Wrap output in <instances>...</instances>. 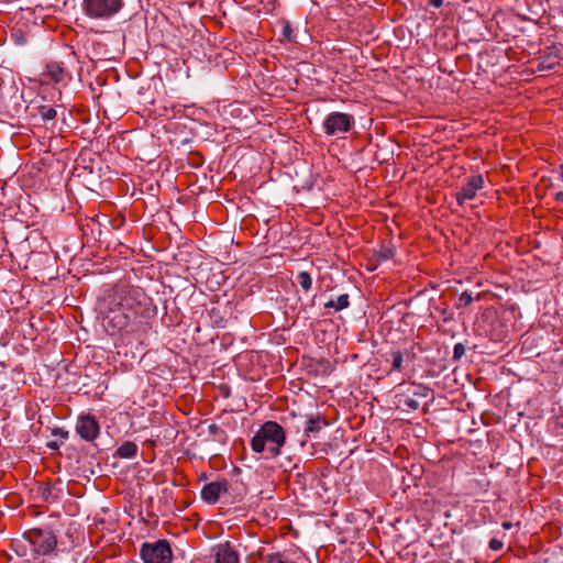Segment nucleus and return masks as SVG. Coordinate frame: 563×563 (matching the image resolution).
Here are the masks:
<instances>
[{
    "instance_id": "f257e3e1",
    "label": "nucleus",
    "mask_w": 563,
    "mask_h": 563,
    "mask_svg": "<svg viewBox=\"0 0 563 563\" xmlns=\"http://www.w3.org/2000/svg\"><path fill=\"white\" fill-rule=\"evenodd\" d=\"M285 440L283 427L275 421H266L252 438L251 446L256 453L263 452L266 448L272 456H277Z\"/></svg>"
},
{
    "instance_id": "f03ea898",
    "label": "nucleus",
    "mask_w": 563,
    "mask_h": 563,
    "mask_svg": "<svg viewBox=\"0 0 563 563\" xmlns=\"http://www.w3.org/2000/svg\"><path fill=\"white\" fill-rule=\"evenodd\" d=\"M151 303L150 297L139 287H132L122 292L119 306L124 318H136L143 316Z\"/></svg>"
},
{
    "instance_id": "7ed1b4c3",
    "label": "nucleus",
    "mask_w": 563,
    "mask_h": 563,
    "mask_svg": "<svg viewBox=\"0 0 563 563\" xmlns=\"http://www.w3.org/2000/svg\"><path fill=\"white\" fill-rule=\"evenodd\" d=\"M123 7L122 0H84L87 15L95 19H109Z\"/></svg>"
},
{
    "instance_id": "20e7f679",
    "label": "nucleus",
    "mask_w": 563,
    "mask_h": 563,
    "mask_svg": "<svg viewBox=\"0 0 563 563\" xmlns=\"http://www.w3.org/2000/svg\"><path fill=\"white\" fill-rule=\"evenodd\" d=\"M144 563H169L172 550L167 541L158 540L154 543H144L141 548Z\"/></svg>"
},
{
    "instance_id": "39448f33",
    "label": "nucleus",
    "mask_w": 563,
    "mask_h": 563,
    "mask_svg": "<svg viewBox=\"0 0 563 563\" xmlns=\"http://www.w3.org/2000/svg\"><path fill=\"white\" fill-rule=\"evenodd\" d=\"M354 123L352 115L343 112L330 113L322 123L324 133L330 136L347 132Z\"/></svg>"
},
{
    "instance_id": "423d86ee",
    "label": "nucleus",
    "mask_w": 563,
    "mask_h": 563,
    "mask_svg": "<svg viewBox=\"0 0 563 563\" xmlns=\"http://www.w3.org/2000/svg\"><path fill=\"white\" fill-rule=\"evenodd\" d=\"M484 179L482 175L472 176L467 183L456 192L459 205H464L466 200H472L476 196V191L482 189Z\"/></svg>"
},
{
    "instance_id": "0eeeda50",
    "label": "nucleus",
    "mask_w": 563,
    "mask_h": 563,
    "mask_svg": "<svg viewBox=\"0 0 563 563\" xmlns=\"http://www.w3.org/2000/svg\"><path fill=\"white\" fill-rule=\"evenodd\" d=\"M76 430L86 441H92L99 434V426L97 421L90 416L79 417L76 424Z\"/></svg>"
},
{
    "instance_id": "6e6552de",
    "label": "nucleus",
    "mask_w": 563,
    "mask_h": 563,
    "mask_svg": "<svg viewBox=\"0 0 563 563\" xmlns=\"http://www.w3.org/2000/svg\"><path fill=\"white\" fill-rule=\"evenodd\" d=\"M228 492V482H211L205 485L201 489V498L208 504H214L221 494Z\"/></svg>"
},
{
    "instance_id": "1a4fd4ad",
    "label": "nucleus",
    "mask_w": 563,
    "mask_h": 563,
    "mask_svg": "<svg viewBox=\"0 0 563 563\" xmlns=\"http://www.w3.org/2000/svg\"><path fill=\"white\" fill-rule=\"evenodd\" d=\"M216 563H239V554L229 543H220L214 548Z\"/></svg>"
},
{
    "instance_id": "9d476101",
    "label": "nucleus",
    "mask_w": 563,
    "mask_h": 563,
    "mask_svg": "<svg viewBox=\"0 0 563 563\" xmlns=\"http://www.w3.org/2000/svg\"><path fill=\"white\" fill-rule=\"evenodd\" d=\"M32 542L35 545L36 551L42 554L51 553L57 544L56 538L49 532H38L34 536Z\"/></svg>"
},
{
    "instance_id": "9b49d317",
    "label": "nucleus",
    "mask_w": 563,
    "mask_h": 563,
    "mask_svg": "<svg viewBox=\"0 0 563 563\" xmlns=\"http://www.w3.org/2000/svg\"><path fill=\"white\" fill-rule=\"evenodd\" d=\"M136 451L137 446L133 442H125L117 450V454L122 459H131L136 454Z\"/></svg>"
},
{
    "instance_id": "f8f14e48",
    "label": "nucleus",
    "mask_w": 563,
    "mask_h": 563,
    "mask_svg": "<svg viewBox=\"0 0 563 563\" xmlns=\"http://www.w3.org/2000/svg\"><path fill=\"white\" fill-rule=\"evenodd\" d=\"M325 308H334L340 311L349 307V296L346 294L340 295L335 300H330L324 303Z\"/></svg>"
},
{
    "instance_id": "ddd939ff",
    "label": "nucleus",
    "mask_w": 563,
    "mask_h": 563,
    "mask_svg": "<svg viewBox=\"0 0 563 563\" xmlns=\"http://www.w3.org/2000/svg\"><path fill=\"white\" fill-rule=\"evenodd\" d=\"M297 280L303 290L308 291L311 288L312 278L309 273L305 271L300 272L297 276Z\"/></svg>"
},
{
    "instance_id": "4468645a",
    "label": "nucleus",
    "mask_w": 563,
    "mask_h": 563,
    "mask_svg": "<svg viewBox=\"0 0 563 563\" xmlns=\"http://www.w3.org/2000/svg\"><path fill=\"white\" fill-rule=\"evenodd\" d=\"M390 358H391L390 360L391 361V369L400 371L402 362H404L402 353L400 351H393L390 353Z\"/></svg>"
},
{
    "instance_id": "2eb2a0df",
    "label": "nucleus",
    "mask_w": 563,
    "mask_h": 563,
    "mask_svg": "<svg viewBox=\"0 0 563 563\" xmlns=\"http://www.w3.org/2000/svg\"><path fill=\"white\" fill-rule=\"evenodd\" d=\"M38 112H40V115L41 118L44 120V121H49V120H53L57 112L54 108L52 107H45V106H42L38 108Z\"/></svg>"
},
{
    "instance_id": "dca6fc26",
    "label": "nucleus",
    "mask_w": 563,
    "mask_h": 563,
    "mask_svg": "<svg viewBox=\"0 0 563 563\" xmlns=\"http://www.w3.org/2000/svg\"><path fill=\"white\" fill-rule=\"evenodd\" d=\"M321 429L320 420L310 419L306 422L305 433L309 437L311 433L319 432Z\"/></svg>"
},
{
    "instance_id": "f3484780",
    "label": "nucleus",
    "mask_w": 563,
    "mask_h": 563,
    "mask_svg": "<svg viewBox=\"0 0 563 563\" xmlns=\"http://www.w3.org/2000/svg\"><path fill=\"white\" fill-rule=\"evenodd\" d=\"M395 255V250L393 247H383L379 252H377V260L379 262H385L393 258Z\"/></svg>"
},
{
    "instance_id": "a211bd4d",
    "label": "nucleus",
    "mask_w": 563,
    "mask_h": 563,
    "mask_svg": "<svg viewBox=\"0 0 563 563\" xmlns=\"http://www.w3.org/2000/svg\"><path fill=\"white\" fill-rule=\"evenodd\" d=\"M283 36L288 41H296V36L294 35V30L288 21H283Z\"/></svg>"
},
{
    "instance_id": "6ab92c4d",
    "label": "nucleus",
    "mask_w": 563,
    "mask_h": 563,
    "mask_svg": "<svg viewBox=\"0 0 563 563\" xmlns=\"http://www.w3.org/2000/svg\"><path fill=\"white\" fill-rule=\"evenodd\" d=\"M209 433L214 437L216 440L221 441L223 432L217 424L212 423L209 426Z\"/></svg>"
},
{
    "instance_id": "aec40b11",
    "label": "nucleus",
    "mask_w": 563,
    "mask_h": 563,
    "mask_svg": "<svg viewBox=\"0 0 563 563\" xmlns=\"http://www.w3.org/2000/svg\"><path fill=\"white\" fill-rule=\"evenodd\" d=\"M473 301V297L470 292L467 291H464L461 294L460 298H459V306H467L470 305L471 302Z\"/></svg>"
},
{
    "instance_id": "412c9836",
    "label": "nucleus",
    "mask_w": 563,
    "mask_h": 563,
    "mask_svg": "<svg viewBox=\"0 0 563 563\" xmlns=\"http://www.w3.org/2000/svg\"><path fill=\"white\" fill-rule=\"evenodd\" d=\"M465 353V346L462 343H457L454 346L453 358L460 360Z\"/></svg>"
},
{
    "instance_id": "4be33fe9",
    "label": "nucleus",
    "mask_w": 563,
    "mask_h": 563,
    "mask_svg": "<svg viewBox=\"0 0 563 563\" xmlns=\"http://www.w3.org/2000/svg\"><path fill=\"white\" fill-rule=\"evenodd\" d=\"M51 75H52V78H53L56 82H58V81H60V80H62V78H63V70H62V68H59V67H55V68H53V69L51 70Z\"/></svg>"
},
{
    "instance_id": "5701e85b",
    "label": "nucleus",
    "mask_w": 563,
    "mask_h": 563,
    "mask_svg": "<svg viewBox=\"0 0 563 563\" xmlns=\"http://www.w3.org/2000/svg\"><path fill=\"white\" fill-rule=\"evenodd\" d=\"M405 405L412 410H417L419 408V401L412 398L406 399Z\"/></svg>"
},
{
    "instance_id": "b1692460",
    "label": "nucleus",
    "mask_w": 563,
    "mask_h": 563,
    "mask_svg": "<svg viewBox=\"0 0 563 563\" xmlns=\"http://www.w3.org/2000/svg\"><path fill=\"white\" fill-rule=\"evenodd\" d=\"M489 548L494 551H498L503 548V542L497 539H492L489 542Z\"/></svg>"
},
{
    "instance_id": "393cba45",
    "label": "nucleus",
    "mask_w": 563,
    "mask_h": 563,
    "mask_svg": "<svg viewBox=\"0 0 563 563\" xmlns=\"http://www.w3.org/2000/svg\"><path fill=\"white\" fill-rule=\"evenodd\" d=\"M54 434H59L63 439H67L68 437V432L67 431H64V430H60V429H57L54 431Z\"/></svg>"
},
{
    "instance_id": "a878e982",
    "label": "nucleus",
    "mask_w": 563,
    "mask_h": 563,
    "mask_svg": "<svg viewBox=\"0 0 563 563\" xmlns=\"http://www.w3.org/2000/svg\"><path fill=\"white\" fill-rule=\"evenodd\" d=\"M430 4L434 8H440L443 4V0H430Z\"/></svg>"
},
{
    "instance_id": "bb28decb",
    "label": "nucleus",
    "mask_w": 563,
    "mask_h": 563,
    "mask_svg": "<svg viewBox=\"0 0 563 563\" xmlns=\"http://www.w3.org/2000/svg\"><path fill=\"white\" fill-rule=\"evenodd\" d=\"M555 200L563 203V191L555 194Z\"/></svg>"
},
{
    "instance_id": "cd10ccee",
    "label": "nucleus",
    "mask_w": 563,
    "mask_h": 563,
    "mask_svg": "<svg viewBox=\"0 0 563 563\" xmlns=\"http://www.w3.org/2000/svg\"><path fill=\"white\" fill-rule=\"evenodd\" d=\"M51 494H52L51 489H45L44 493H43V496H44L45 499H48Z\"/></svg>"
},
{
    "instance_id": "c85d7f7f",
    "label": "nucleus",
    "mask_w": 563,
    "mask_h": 563,
    "mask_svg": "<svg viewBox=\"0 0 563 563\" xmlns=\"http://www.w3.org/2000/svg\"><path fill=\"white\" fill-rule=\"evenodd\" d=\"M511 527H512V523H511V522L505 521V522L503 523V528H505V529H510Z\"/></svg>"
},
{
    "instance_id": "c756f323",
    "label": "nucleus",
    "mask_w": 563,
    "mask_h": 563,
    "mask_svg": "<svg viewBox=\"0 0 563 563\" xmlns=\"http://www.w3.org/2000/svg\"><path fill=\"white\" fill-rule=\"evenodd\" d=\"M48 446L52 448V449H56L57 444L56 443H49Z\"/></svg>"
},
{
    "instance_id": "7c9ffc66",
    "label": "nucleus",
    "mask_w": 563,
    "mask_h": 563,
    "mask_svg": "<svg viewBox=\"0 0 563 563\" xmlns=\"http://www.w3.org/2000/svg\"><path fill=\"white\" fill-rule=\"evenodd\" d=\"M562 177H563V166H562Z\"/></svg>"
}]
</instances>
